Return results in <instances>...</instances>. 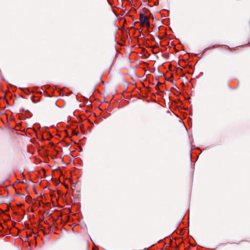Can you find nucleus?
<instances>
[{
	"label": "nucleus",
	"mask_w": 250,
	"mask_h": 250,
	"mask_svg": "<svg viewBox=\"0 0 250 250\" xmlns=\"http://www.w3.org/2000/svg\"><path fill=\"white\" fill-rule=\"evenodd\" d=\"M140 22L142 26L149 28L150 23L148 18L143 14H141L139 18Z\"/></svg>",
	"instance_id": "obj_1"
}]
</instances>
